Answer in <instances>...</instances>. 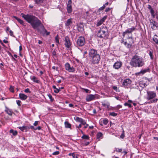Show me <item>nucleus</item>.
I'll list each match as a JSON object with an SVG mask.
<instances>
[{
  "instance_id": "603ef678",
  "label": "nucleus",
  "mask_w": 158,
  "mask_h": 158,
  "mask_svg": "<svg viewBox=\"0 0 158 158\" xmlns=\"http://www.w3.org/2000/svg\"><path fill=\"white\" fill-rule=\"evenodd\" d=\"M41 129V127L40 126H39L37 127L36 128H35V129H34V130H40Z\"/></svg>"
},
{
  "instance_id": "393cba45",
  "label": "nucleus",
  "mask_w": 158,
  "mask_h": 158,
  "mask_svg": "<svg viewBox=\"0 0 158 158\" xmlns=\"http://www.w3.org/2000/svg\"><path fill=\"white\" fill-rule=\"evenodd\" d=\"M22 131H24L25 130H26L25 132L27 131V127L26 126H23V127H18Z\"/></svg>"
},
{
  "instance_id": "09e8293b",
  "label": "nucleus",
  "mask_w": 158,
  "mask_h": 158,
  "mask_svg": "<svg viewBox=\"0 0 158 158\" xmlns=\"http://www.w3.org/2000/svg\"><path fill=\"white\" fill-rule=\"evenodd\" d=\"M111 8H106L105 11V12H109V11H110V10H111Z\"/></svg>"
},
{
  "instance_id": "4be33fe9",
  "label": "nucleus",
  "mask_w": 158,
  "mask_h": 158,
  "mask_svg": "<svg viewBox=\"0 0 158 158\" xmlns=\"http://www.w3.org/2000/svg\"><path fill=\"white\" fill-rule=\"evenodd\" d=\"M151 27L152 29H156L157 28V26L156 25V23L155 21L152 22L151 23Z\"/></svg>"
},
{
  "instance_id": "e2e57ef3",
  "label": "nucleus",
  "mask_w": 158,
  "mask_h": 158,
  "mask_svg": "<svg viewBox=\"0 0 158 158\" xmlns=\"http://www.w3.org/2000/svg\"><path fill=\"white\" fill-rule=\"evenodd\" d=\"M156 18L158 20V12H156Z\"/></svg>"
},
{
  "instance_id": "a18cd8bd",
  "label": "nucleus",
  "mask_w": 158,
  "mask_h": 158,
  "mask_svg": "<svg viewBox=\"0 0 158 158\" xmlns=\"http://www.w3.org/2000/svg\"><path fill=\"white\" fill-rule=\"evenodd\" d=\"M59 151H56L53 153L52 154L53 155H57L59 154Z\"/></svg>"
},
{
  "instance_id": "dca6fc26",
  "label": "nucleus",
  "mask_w": 158,
  "mask_h": 158,
  "mask_svg": "<svg viewBox=\"0 0 158 158\" xmlns=\"http://www.w3.org/2000/svg\"><path fill=\"white\" fill-rule=\"evenodd\" d=\"M76 42L77 46H82L84 45L85 40H77Z\"/></svg>"
},
{
  "instance_id": "cd10ccee",
  "label": "nucleus",
  "mask_w": 158,
  "mask_h": 158,
  "mask_svg": "<svg viewBox=\"0 0 158 158\" xmlns=\"http://www.w3.org/2000/svg\"><path fill=\"white\" fill-rule=\"evenodd\" d=\"M43 0H35V3L37 4H39L42 3Z\"/></svg>"
},
{
  "instance_id": "79ce46f5",
  "label": "nucleus",
  "mask_w": 158,
  "mask_h": 158,
  "mask_svg": "<svg viewBox=\"0 0 158 158\" xmlns=\"http://www.w3.org/2000/svg\"><path fill=\"white\" fill-rule=\"evenodd\" d=\"M112 88L113 89H114V90H115V91L116 92L118 91V89L117 87L115 86H113Z\"/></svg>"
},
{
  "instance_id": "052dcab7",
  "label": "nucleus",
  "mask_w": 158,
  "mask_h": 158,
  "mask_svg": "<svg viewBox=\"0 0 158 158\" xmlns=\"http://www.w3.org/2000/svg\"><path fill=\"white\" fill-rule=\"evenodd\" d=\"M85 125H86L84 127V128L85 129L86 128L89 126L88 124H87L86 123V124Z\"/></svg>"
},
{
  "instance_id": "13d9d810",
  "label": "nucleus",
  "mask_w": 158,
  "mask_h": 158,
  "mask_svg": "<svg viewBox=\"0 0 158 158\" xmlns=\"http://www.w3.org/2000/svg\"><path fill=\"white\" fill-rule=\"evenodd\" d=\"M76 127H77L78 128H79V130H80L79 129V128H81V124H80L78 126H77L76 125Z\"/></svg>"
},
{
  "instance_id": "58836bf2",
  "label": "nucleus",
  "mask_w": 158,
  "mask_h": 158,
  "mask_svg": "<svg viewBox=\"0 0 158 158\" xmlns=\"http://www.w3.org/2000/svg\"><path fill=\"white\" fill-rule=\"evenodd\" d=\"M124 105L125 106H128L130 108L132 106L131 104L128 103H124Z\"/></svg>"
},
{
  "instance_id": "f8f14e48",
  "label": "nucleus",
  "mask_w": 158,
  "mask_h": 158,
  "mask_svg": "<svg viewBox=\"0 0 158 158\" xmlns=\"http://www.w3.org/2000/svg\"><path fill=\"white\" fill-rule=\"evenodd\" d=\"M96 96V95L90 94L86 97V100L87 102L91 101L95 99Z\"/></svg>"
},
{
  "instance_id": "69168bd1",
  "label": "nucleus",
  "mask_w": 158,
  "mask_h": 158,
  "mask_svg": "<svg viewBox=\"0 0 158 158\" xmlns=\"http://www.w3.org/2000/svg\"><path fill=\"white\" fill-rule=\"evenodd\" d=\"M69 106L70 107H73V105L72 104H69Z\"/></svg>"
},
{
  "instance_id": "b1692460",
  "label": "nucleus",
  "mask_w": 158,
  "mask_h": 158,
  "mask_svg": "<svg viewBox=\"0 0 158 158\" xmlns=\"http://www.w3.org/2000/svg\"><path fill=\"white\" fill-rule=\"evenodd\" d=\"M64 125L65 127L66 128H71V125L68 122L65 121L64 122Z\"/></svg>"
},
{
  "instance_id": "8fccbe9b",
  "label": "nucleus",
  "mask_w": 158,
  "mask_h": 158,
  "mask_svg": "<svg viewBox=\"0 0 158 158\" xmlns=\"http://www.w3.org/2000/svg\"><path fill=\"white\" fill-rule=\"evenodd\" d=\"M24 91L26 93H30L29 89L28 88H27L25 89Z\"/></svg>"
},
{
  "instance_id": "ea45409f",
  "label": "nucleus",
  "mask_w": 158,
  "mask_h": 158,
  "mask_svg": "<svg viewBox=\"0 0 158 158\" xmlns=\"http://www.w3.org/2000/svg\"><path fill=\"white\" fill-rule=\"evenodd\" d=\"M16 102L19 106H20L21 105V102L20 101L18 100L16 101Z\"/></svg>"
},
{
  "instance_id": "c03bdc74",
  "label": "nucleus",
  "mask_w": 158,
  "mask_h": 158,
  "mask_svg": "<svg viewBox=\"0 0 158 158\" xmlns=\"http://www.w3.org/2000/svg\"><path fill=\"white\" fill-rule=\"evenodd\" d=\"M153 43H155L156 44H158V40H152V41H151Z\"/></svg>"
},
{
  "instance_id": "1a4fd4ad",
  "label": "nucleus",
  "mask_w": 158,
  "mask_h": 158,
  "mask_svg": "<svg viewBox=\"0 0 158 158\" xmlns=\"http://www.w3.org/2000/svg\"><path fill=\"white\" fill-rule=\"evenodd\" d=\"M125 41L121 40V43L127 47L128 48H130L132 45V42H130L129 40H125Z\"/></svg>"
},
{
  "instance_id": "c9c22d12",
  "label": "nucleus",
  "mask_w": 158,
  "mask_h": 158,
  "mask_svg": "<svg viewBox=\"0 0 158 158\" xmlns=\"http://www.w3.org/2000/svg\"><path fill=\"white\" fill-rule=\"evenodd\" d=\"M60 90V88L59 89L56 88V89L54 90V92L56 93H58Z\"/></svg>"
},
{
  "instance_id": "423d86ee",
  "label": "nucleus",
  "mask_w": 158,
  "mask_h": 158,
  "mask_svg": "<svg viewBox=\"0 0 158 158\" xmlns=\"http://www.w3.org/2000/svg\"><path fill=\"white\" fill-rule=\"evenodd\" d=\"M65 69L69 72L73 73L75 71V69L73 67H71L68 63H66L65 64Z\"/></svg>"
},
{
  "instance_id": "aec40b11",
  "label": "nucleus",
  "mask_w": 158,
  "mask_h": 158,
  "mask_svg": "<svg viewBox=\"0 0 158 158\" xmlns=\"http://www.w3.org/2000/svg\"><path fill=\"white\" fill-rule=\"evenodd\" d=\"M65 45L67 48H69L71 45L70 40H65Z\"/></svg>"
},
{
  "instance_id": "473e14b6",
  "label": "nucleus",
  "mask_w": 158,
  "mask_h": 158,
  "mask_svg": "<svg viewBox=\"0 0 158 158\" xmlns=\"http://www.w3.org/2000/svg\"><path fill=\"white\" fill-rule=\"evenodd\" d=\"M109 114L110 115H111L112 116H116L117 115V114L116 113H115V112H113L110 113Z\"/></svg>"
},
{
  "instance_id": "f704fd0d",
  "label": "nucleus",
  "mask_w": 158,
  "mask_h": 158,
  "mask_svg": "<svg viewBox=\"0 0 158 158\" xmlns=\"http://www.w3.org/2000/svg\"><path fill=\"white\" fill-rule=\"evenodd\" d=\"M9 90L11 92L13 93L14 92V87L11 85L10 87Z\"/></svg>"
},
{
  "instance_id": "72a5a7b5",
  "label": "nucleus",
  "mask_w": 158,
  "mask_h": 158,
  "mask_svg": "<svg viewBox=\"0 0 158 158\" xmlns=\"http://www.w3.org/2000/svg\"><path fill=\"white\" fill-rule=\"evenodd\" d=\"M158 100V99L156 98L154 99L152 101H151L150 102H148V103H152L153 102H156Z\"/></svg>"
},
{
  "instance_id": "4c0bfd02",
  "label": "nucleus",
  "mask_w": 158,
  "mask_h": 158,
  "mask_svg": "<svg viewBox=\"0 0 158 158\" xmlns=\"http://www.w3.org/2000/svg\"><path fill=\"white\" fill-rule=\"evenodd\" d=\"M82 138L83 139H89V136L87 135H83Z\"/></svg>"
},
{
  "instance_id": "20e7f679",
  "label": "nucleus",
  "mask_w": 158,
  "mask_h": 158,
  "mask_svg": "<svg viewBox=\"0 0 158 158\" xmlns=\"http://www.w3.org/2000/svg\"><path fill=\"white\" fill-rule=\"evenodd\" d=\"M108 33L107 28L106 26L102 27L97 33V36L100 38H104Z\"/></svg>"
},
{
  "instance_id": "39448f33",
  "label": "nucleus",
  "mask_w": 158,
  "mask_h": 158,
  "mask_svg": "<svg viewBox=\"0 0 158 158\" xmlns=\"http://www.w3.org/2000/svg\"><path fill=\"white\" fill-rule=\"evenodd\" d=\"M156 96V94L153 91H147V96L146 98V99L148 100H150L153 99Z\"/></svg>"
},
{
  "instance_id": "de8ad7c7",
  "label": "nucleus",
  "mask_w": 158,
  "mask_h": 158,
  "mask_svg": "<svg viewBox=\"0 0 158 158\" xmlns=\"http://www.w3.org/2000/svg\"><path fill=\"white\" fill-rule=\"evenodd\" d=\"M149 55L150 56V57L152 59H153V55L152 53L151 52H150L149 53Z\"/></svg>"
},
{
  "instance_id": "37998d69",
  "label": "nucleus",
  "mask_w": 158,
  "mask_h": 158,
  "mask_svg": "<svg viewBox=\"0 0 158 158\" xmlns=\"http://www.w3.org/2000/svg\"><path fill=\"white\" fill-rule=\"evenodd\" d=\"M152 40H158V36L156 35H154L152 38Z\"/></svg>"
},
{
  "instance_id": "a211bd4d",
  "label": "nucleus",
  "mask_w": 158,
  "mask_h": 158,
  "mask_svg": "<svg viewBox=\"0 0 158 158\" xmlns=\"http://www.w3.org/2000/svg\"><path fill=\"white\" fill-rule=\"evenodd\" d=\"M106 19V17H105L101 19L97 23V26H99L101 25L103 23V22H104Z\"/></svg>"
},
{
  "instance_id": "f03ea898",
  "label": "nucleus",
  "mask_w": 158,
  "mask_h": 158,
  "mask_svg": "<svg viewBox=\"0 0 158 158\" xmlns=\"http://www.w3.org/2000/svg\"><path fill=\"white\" fill-rule=\"evenodd\" d=\"M90 61L92 64L98 63L100 59V56L98 54L97 50L93 49H90L89 53Z\"/></svg>"
},
{
  "instance_id": "6ab92c4d",
  "label": "nucleus",
  "mask_w": 158,
  "mask_h": 158,
  "mask_svg": "<svg viewBox=\"0 0 158 158\" xmlns=\"http://www.w3.org/2000/svg\"><path fill=\"white\" fill-rule=\"evenodd\" d=\"M19 97L22 100H25L27 98V96L24 94L20 93L19 94Z\"/></svg>"
},
{
  "instance_id": "680f3d73",
  "label": "nucleus",
  "mask_w": 158,
  "mask_h": 158,
  "mask_svg": "<svg viewBox=\"0 0 158 158\" xmlns=\"http://www.w3.org/2000/svg\"><path fill=\"white\" fill-rule=\"evenodd\" d=\"M30 129H33L34 130V129H35V128L34 127V126H30Z\"/></svg>"
},
{
  "instance_id": "864d4df0",
  "label": "nucleus",
  "mask_w": 158,
  "mask_h": 158,
  "mask_svg": "<svg viewBox=\"0 0 158 158\" xmlns=\"http://www.w3.org/2000/svg\"><path fill=\"white\" fill-rule=\"evenodd\" d=\"M38 121H35L34 123V125L35 126H36L38 124Z\"/></svg>"
},
{
  "instance_id": "5701e85b",
  "label": "nucleus",
  "mask_w": 158,
  "mask_h": 158,
  "mask_svg": "<svg viewBox=\"0 0 158 158\" xmlns=\"http://www.w3.org/2000/svg\"><path fill=\"white\" fill-rule=\"evenodd\" d=\"M14 18L16 19L21 24H22L23 25H24V23L23 21L20 19L18 18L16 16H14Z\"/></svg>"
},
{
  "instance_id": "2eb2a0df",
  "label": "nucleus",
  "mask_w": 158,
  "mask_h": 158,
  "mask_svg": "<svg viewBox=\"0 0 158 158\" xmlns=\"http://www.w3.org/2000/svg\"><path fill=\"white\" fill-rule=\"evenodd\" d=\"M72 23V19L70 18L68 19L65 23V26L67 28L70 27V26Z\"/></svg>"
},
{
  "instance_id": "c85d7f7f",
  "label": "nucleus",
  "mask_w": 158,
  "mask_h": 158,
  "mask_svg": "<svg viewBox=\"0 0 158 158\" xmlns=\"http://www.w3.org/2000/svg\"><path fill=\"white\" fill-rule=\"evenodd\" d=\"M102 122L103 124L106 125L108 123V120L106 119H103L102 120Z\"/></svg>"
},
{
  "instance_id": "c756f323",
  "label": "nucleus",
  "mask_w": 158,
  "mask_h": 158,
  "mask_svg": "<svg viewBox=\"0 0 158 158\" xmlns=\"http://www.w3.org/2000/svg\"><path fill=\"white\" fill-rule=\"evenodd\" d=\"M150 13L153 18L155 17L154 11L153 9H151L150 10Z\"/></svg>"
},
{
  "instance_id": "6e6d98bb",
  "label": "nucleus",
  "mask_w": 158,
  "mask_h": 158,
  "mask_svg": "<svg viewBox=\"0 0 158 158\" xmlns=\"http://www.w3.org/2000/svg\"><path fill=\"white\" fill-rule=\"evenodd\" d=\"M0 43L2 44V45L3 46L5 47H6L5 45L3 44L2 41V40H0Z\"/></svg>"
},
{
  "instance_id": "e433bc0d",
  "label": "nucleus",
  "mask_w": 158,
  "mask_h": 158,
  "mask_svg": "<svg viewBox=\"0 0 158 158\" xmlns=\"http://www.w3.org/2000/svg\"><path fill=\"white\" fill-rule=\"evenodd\" d=\"M7 113L10 115H11L12 113V111L10 110H7Z\"/></svg>"
},
{
  "instance_id": "7c9ffc66",
  "label": "nucleus",
  "mask_w": 158,
  "mask_h": 158,
  "mask_svg": "<svg viewBox=\"0 0 158 158\" xmlns=\"http://www.w3.org/2000/svg\"><path fill=\"white\" fill-rule=\"evenodd\" d=\"M102 136V134L101 132L98 133L97 135V138L99 139Z\"/></svg>"
},
{
  "instance_id": "2f4dec72",
  "label": "nucleus",
  "mask_w": 158,
  "mask_h": 158,
  "mask_svg": "<svg viewBox=\"0 0 158 158\" xmlns=\"http://www.w3.org/2000/svg\"><path fill=\"white\" fill-rule=\"evenodd\" d=\"M102 105L103 106L106 107L107 108H108L109 106V103H102Z\"/></svg>"
},
{
  "instance_id": "412c9836",
  "label": "nucleus",
  "mask_w": 158,
  "mask_h": 158,
  "mask_svg": "<svg viewBox=\"0 0 158 158\" xmlns=\"http://www.w3.org/2000/svg\"><path fill=\"white\" fill-rule=\"evenodd\" d=\"M30 78L31 80L33 81L34 82L38 83L39 81L37 79V78L34 76H31Z\"/></svg>"
},
{
  "instance_id": "3c124183",
  "label": "nucleus",
  "mask_w": 158,
  "mask_h": 158,
  "mask_svg": "<svg viewBox=\"0 0 158 158\" xmlns=\"http://www.w3.org/2000/svg\"><path fill=\"white\" fill-rule=\"evenodd\" d=\"M104 8H103L102 6L100 7L98 10V11L100 12V11L103 10L104 9Z\"/></svg>"
},
{
  "instance_id": "9b49d317",
  "label": "nucleus",
  "mask_w": 158,
  "mask_h": 158,
  "mask_svg": "<svg viewBox=\"0 0 158 158\" xmlns=\"http://www.w3.org/2000/svg\"><path fill=\"white\" fill-rule=\"evenodd\" d=\"M150 71V69L149 68H147L143 69H142L138 73H136L135 75L136 76L140 75V74L143 75L145 73L147 72Z\"/></svg>"
},
{
  "instance_id": "a878e982",
  "label": "nucleus",
  "mask_w": 158,
  "mask_h": 158,
  "mask_svg": "<svg viewBox=\"0 0 158 158\" xmlns=\"http://www.w3.org/2000/svg\"><path fill=\"white\" fill-rule=\"evenodd\" d=\"M10 132L12 133L13 135H17V131H14L13 129H11L10 131Z\"/></svg>"
},
{
  "instance_id": "ddd939ff",
  "label": "nucleus",
  "mask_w": 158,
  "mask_h": 158,
  "mask_svg": "<svg viewBox=\"0 0 158 158\" xmlns=\"http://www.w3.org/2000/svg\"><path fill=\"white\" fill-rule=\"evenodd\" d=\"M78 31L81 33H83L84 32V26L82 24L80 23L77 25Z\"/></svg>"
},
{
  "instance_id": "bf43d9fd",
  "label": "nucleus",
  "mask_w": 158,
  "mask_h": 158,
  "mask_svg": "<svg viewBox=\"0 0 158 158\" xmlns=\"http://www.w3.org/2000/svg\"><path fill=\"white\" fill-rule=\"evenodd\" d=\"M123 153H124V155H125L127 154V152L125 150H123Z\"/></svg>"
},
{
  "instance_id": "49530a36",
  "label": "nucleus",
  "mask_w": 158,
  "mask_h": 158,
  "mask_svg": "<svg viewBox=\"0 0 158 158\" xmlns=\"http://www.w3.org/2000/svg\"><path fill=\"white\" fill-rule=\"evenodd\" d=\"M109 4V3L108 2H107L105 4L103 5V6H102L104 9L105 8L106 6L108 5Z\"/></svg>"
},
{
  "instance_id": "6e6552de",
  "label": "nucleus",
  "mask_w": 158,
  "mask_h": 158,
  "mask_svg": "<svg viewBox=\"0 0 158 158\" xmlns=\"http://www.w3.org/2000/svg\"><path fill=\"white\" fill-rule=\"evenodd\" d=\"M131 83V80L127 78L124 80L122 85L125 87H127L130 85Z\"/></svg>"
},
{
  "instance_id": "774afa93",
  "label": "nucleus",
  "mask_w": 158,
  "mask_h": 158,
  "mask_svg": "<svg viewBox=\"0 0 158 158\" xmlns=\"http://www.w3.org/2000/svg\"><path fill=\"white\" fill-rule=\"evenodd\" d=\"M22 49V47L21 46H20L19 47V51H21Z\"/></svg>"
},
{
  "instance_id": "4d7b16f0",
  "label": "nucleus",
  "mask_w": 158,
  "mask_h": 158,
  "mask_svg": "<svg viewBox=\"0 0 158 158\" xmlns=\"http://www.w3.org/2000/svg\"><path fill=\"white\" fill-rule=\"evenodd\" d=\"M9 33L10 35L13 36V32L11 30H10L9 31Z\"/></svg>"
},
{
  "instance_id": "5fc2aeb1",
  "label": "nucleus",
  "mask_w": 158,
  "mask_h": 158,
  "mask_svg": "<svg viewBox=\"0 0 158 158\" xmlns=\"http://www.w3.org/2000/svg\"><path fill=\"white\" fill-rule=\"evenodd\" d=\"M72 156L73 158H77V157L76 155L73 153L72 154Z\"/></svg>"
},
{
  "instance_id": "338daca9",
  "label": "nucleus",
  "mask_w": 158,
  "mask_h": 158,
  "mask_svg": "<svg viewBox=\"0 0 158 158\" xmlns=\"http://www.w3.org/2000/svg\"><path fill=\"white\" fill-rule=\"evenodd\" d=\"M121 107H122V106H121L120 105H118L117 106V108H120Z\"/></svg>"
},
{
  "instance_id": "0e129e2a",
  "label": "nucleus",
  "mask_w": 158,
  "mask_h": 158,
  "mask_svg": "<svg viewBox=\"0 0 158 158\" xmlns=\"http://www.w3.org/2000/svg\"><path fill=\"white\" fill-rule=\"evenodd\" d=\"M84 90L85 91V92L87 93H88L89 90L88 89H84Z\"/></svg>"
},
{
  "instance_id": "f257e3e1",
  "label": "nucleus",
  "mask_w": 158,
  "mask_h": 158,
  "mask_svg": "<svg viewBox=\"0 0 158 158\" xmlns=\"http://www.w3.org/2000/svg\"><path fill=\"white\" fill-rule=\"evenodd\" d=\"M21 15L28 23L31 24L34 29H36L41 26L43 28L42 31L43 33L44 34L46 33L47 35L49 34L50 32H47L42 24L41 21L36 17L31 15H25L23 13L21 14Z\"/></svg>"
},
{
  "instance_id": "f3484780",
  "label": "nucleus",
  "mask_w": 158,
  "mask_h": 158,
  "mask_svg": "<svg viewBox=\"0 0 158 158\" xmlns=\"http://www.w3.org/2000/svg\"><path fill=\"white\" fill-rule=\"evenodd\" d=\"M75 119L77 121L81 123L83 125H85L86 124V122L81 118L77 117Z\"/></svg>"
},
{
  "instance_id": "0eeeda50",
  "label": "nucleus",
  "mask_w": 158,
  "mask_h": 158,
  "mask_svg": "<svg viewBox=\"0 0 158 158\" xmlns=\"http://www.w3.org/2000/svg\"><path fill=\"white\" fill-rule=\"evenodd\" d=\"M72 1L71 0H69L68 1L67 6V10L68 13H71L72 11Z\"/></svg>"
},
{
  "instance_id": "bb28decb",
  "label": "nucleus",
  "mask_w": 158,
  "mask_h": 158,
  "mask_svg": "<svg viewBox=\"0 0 158 158\" xmlns=\"http://www.w3.org/2000/svg\"><path fill=\"white\" fill-rule=\"evenodd\" d=\"M123 36H126V37L128 39H132V35L131 34V36H130V35L129 34V33H127V35H124L123 33Z\"/></svg>"
},
{
  "instance_id": "a19ab883",
  "label": "nucleus",
  "mask_w": 158,
  "mask_h": 158,
  "mask_svg": "<svg viewBox=\"0 0 158 158\" xmlns=\"http://www.w3.org/2000/svg\"><path fill=\"white\" fill-rule=\"evenodd\" d=\"M115 151L117 152H122V149L117 148L116 149Z\"/></svg>"
},
{
  "instance_id": "4468645a",
  "label": "nucleus",
  "mask_w": 158,
  "mask_h": 158,
  "mask_svg": "<svg viewBox=\"0 0 158 158\" xmlns=\"http://www.w3.org/2000/svg\"><path fill=\"white\" fill-rule=\"evenodd\" d=\"M122 64L121 61H117L113 65V67L115 69H118L120 68Z\"/></svg>"
},
{
  "instance_id": "9d476101",
  "label": "nucleus",
  "mask_w": 158,
  "mask_h": 158,
  "mask_svg": "<svg viewBox=\"0 0 158 158\" xmlns=\"http://www.w3.org/2000/svg\"><path fill=\"white\" fill-rule=\"evenodd\" d=\"M135 29V27H132L130 28L127 29L125 32H123V34L127 35V33H129L130 36H131V32L134 31Z\"/></svg>"
},
{
  "instance_id": "7ed1b4c3",
  "label": "nucleus",
  "mask_w": 158,
  "mask_h": 158,
  "mask_svg": "<svg viewBox=\"0 0 158 158\" xmlns=\"http://www.w3.org/2000/svg\"><path fill=\"white\" fill-rule=\"evenodd\" d=\"M130 64L135 67H140L143 66L144 62L143 59L141 57L135 55L131 58Z\"/></svg>"
}]
</instances>
